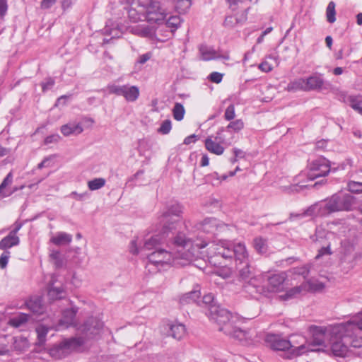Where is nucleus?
<instances>
[{
  "label": "nucleus",
  "mask_w": 362,
  "mask_h": 362,
  "mask_svg": "<svg viewBox=\"0 0 362 362\" xmlns=\"http://www.w3.org/2000/svg\"><path fill=\"white\" fill-rule=\"evenodd\" d=\"M305 78H298L291 81L285 88L288 92L305 91Z\"/></svg>",
  "instance_id": "nucleus-35"
},
{
  "label": "nucleus",
  "mask_w": 362,
  "mask_h": 362,
  "mask_svg": "<svg viewBox=\"0 0 362 362\" xmlns=\"http://www.w3.org/2000/svg\"><path fill=\"white\" fill-rule=\"evenodd\" d=\"M10 257V252L4 251L0 257V267L4 269L8 264V259Z\"/></svg>",
  "instance_id": "nucleus-57"
},
{
  "label": "nucleus",
  "mask_w": 362,
  "mask_h": 362,
  "mask_svg": "<svg viewBox=\"0 0 362 362\" xmlns=\"http://www.w3.org/2000/svg\"><path fill=\"white\" fill-rule=\"evenodd\" d=\"M286 279V274L284 273H279L273 274L268 279V284L269 289L272 292L279 291Z\"/></svg>",
  "instance_id": "nucleus-26"
},
{
  "label": "nucleus",
  "mask_w": 362,
  "mask_h": 362,
  "mask_svg": "<svg viewBox=\"0 0 362 362\" xmlns=\"http://www.w3.org/2000/svg\"><path fill=\"white\" fill-rule=\"evenodd\" d=\"M62 342L68 354L71 351L78 350L85 343V339L82 337H71L64 339Z\"/></svg>",
  "instance_id": "nucleus-25"
},
{
  "label": "nucleus",
  "mask_w": 362,
  "mask_h": 362,
  "mask_svg": "<svg viewBox=\"0 0 362 362\" xmlns=\"http://www.w3.org/2000/svg\"><path fill=\"white\" fill-rule=\"evenodd\" d=\"M214 295L208 293L204 295L202 300L197 302V304L208 308L206 315L219 325V331L238 339L245 345H253L259 341V338L255 330L246 332L236 326L235 323L237 317L233 316L227 310L214 304Z\"/></svg>",
  "instance_id": "nucleus-3"
},
{
  "label": "nucleus",
  "mask_w": 362,
  "mask_h": 362,
  "mask_svg": "<svg viewBox=\"0 0 362 362\" xmlns=\"http://www.w3.org/2000/svg\"><path fill=\"white\" fill-rule=\"evenodd\" d=\"M54 85V80L52 78H48L45 80V82L42 83V91L45 92L49 89H51Z\"/></svg>",
  "instance_id": "nucleus-58"
},
{
  "label": "nucleus",
  "mask_w": 362,
  "mask_h": 362,
  "mask_svg": "<svg viewBox=\"0 0 362 362\" xmlns=\"http://www.w3.org/2000/svg\"><path fill=\"white\" fill-rule=\"evenodd\" d=\"M253 245L255 249L258 253L264 254L267 251V241L261 237L255 238Z\"/></svg>",
  "instance_id": "nucleus-41"
},
{
  "label": "nucleus",
  "mask_w": 362,
  "mask_h": 362,
  "mask_svg": "<svg viewBox=\"0 0 362 362\" xmlns=\"http://www.w3.org/2000/svg\"><path fill=\"white\" fill-rule=\"evenodd\" d=\"M235 116V106L233 105H230L225 111L224 117L226 120L230 121L234 119Z\"/></svg>",
  "instance_id": "nucleus-55"
},
{
  "label": "nucleus",
  "mask_w": 362,
  "mask_h": 362,
  "mask_svg": "<svg viewBox=\"0 0 362 362\" xmlns=\"http://www.w3.org/2000/svg\"><path fill=\"white\" fill-rule=\"evenodd\" d=\"M354 250V242L353 240L349 238H344L341 240L340 253L347 255L351 253Z\"/></svg>",
  "instance_id": "nucleus-39"
},
{
  "label": "nucleus",
  "mask_w": 362,
  "mask_h": 362,
  "mask_svg": "<svg viewBox=\"0 0 362 362\" xmlns=\"http://www.w3.org/2000/svg\"><path fill=\"white\" fill-rule=\"evenodd\" d=\"M334 236V233L332 232L326 231L322 228L318 227L316 228L315 233L313 236L311 237L313 242H318L321 243L322 245L321 248L318 250V253L315 257V259H318L324 256H329L332 255V252L330 249L331 242L328 241L327 243H325V240H329L333 238Z\"/></svg>",
  "instance_id": "nucleus-10"
},
{
  "label": "nucleus",
  "mask_w": 362,
  "mask_h": 362,
  "mask_svg": "<svg viewBox=\"0 0 362 362\" xmlns=\"http://www.w3.org/2000/svg\"><path fill=\"white\" fill-rule=\"evenodd\" d=\"M28 309L35 314H41L44 312V306L42 303V299L39 296H34L26 303Z\"/></svg>",
  "instance_id": "nucleus-32"
},
{
  "label": "nucleus",
  "mask_w": 362,
  "mask_h": 362,
  "mask_svg": "<svg viewBox=\"0 0 362 362\" xmlns=\"http://www.w3.org/2000/svg\"><path fill=\"white\" fill-rule=\"evenodd\" d=\"M7 0H0V17L2 18L7 12Z\"/></svg>",
  "instance_id": "nucleus-60"
},
{
  "label": "nucleus",
  "mask_w": 362,
  "mask_h": 362,
  "mask_svg": "<svg viewBox=\"0 0 362 362\" xmlns=\"http://www.w3.org/2000/svg\"><path fill=\"white\" fill-rule=\"evenodd\" d=\"M342 325H353V330L350 332V334L354 337L359 336V333L362 331V311L358 313L357 315L353 317L352 320L346 322L341 323Z\"/></svg>",
  "instance_id": "nucleus-31"
},
{
  "label": "nucleus",
  "mask_w": 362,
  "mask_h": 362,
  "mask_svg": "<svg viewBox=\"0 0 362 362\" xmlns=\"http://www.w3.org/2000/svg\"><path fill=\"white\" fill-rule=\"evenodd\" d=\"M127 13L133 23L144 19L150 23L160 25L165 21L170 11L160 0H132Z\"/></svg>",
  "instance_id": "nucleus-5"
},
{
  "label": "nucleus",
  "mask_w": 362,
  "mask_h": 362,
  "mask_svg": "<svg viewBox=\"0 0 362 362\" xmlns=\"http://www.w3.org/2000/svg\"><path fill=\"white\" fill-rule=\"evenodd\" d=\"M247 20L246 10H244L240 15L228 16L224 21V25L233 28L238 24L243 23Z\"/></svg>",
  "instance_id": "nucleus-30"
},
{
  "label": "nucleus",
  "mask_w": 362,
  "mask_h": 362,
  "mask_svg": "<svg viewBox=\"0 0 362 362\" xmlns=\"http://www.w3.org/2000/svg\"><path fill=\"white\" fill-rule=\"evenodd\" d=\"M105 182V180L103 177L95 178L88 182V187L90 190L94 191L104 187Z\"/></svg>",
  "instance_id": "nucleus-46"
},
{
  "label": "nucleus",
  "mask_w": 362,
  "mask_h": 362,
  "mask_svg": "<svg viewBox=\"0 0 362 362\" xmlns=\"http://www.w3.org/2000/svg\"><path fill=\"white\" fill-rule=\"evenodd\" d=\"M331 171L329 162L324 157L313 160L308 164L306 176L308 180H313L320 177H325Z\"/></svg>",
  "instance_id": "nucleus-9"
},
{
  "label": "nucleus",
  "mask_w": 362,
  "mask_h": 362,
  "mask_svg": "<svg viewBox=\"0 0 362 362\" xmlns=\"http://www.w3.org/2000/svg\"><path fill=\"white\" fill-rule=\"evenodd\" d=\"M70 196L78 200V201H81L83 200L86 197L88 196V193L87 192H84V193H81V194H78L76 192H72L70 194Z\"/></svg>",
  "instance_id": "nucleus-62"
},
{
  "label": "nucleus",
  "mask_w": 362,
  "mask_h": 362,
  "mask_svg": "<svg viewBox=\"0 0 362 362\" xmlns=\"http://www.w3.org/2000/svg\"><path fill=\"white\" fill-rule=\"evenodd\" d=\"M336 11H335V4L333 1H330L326 9V16L327 20L329 23H333L336 21L335 18Z\"/></svg>",
  "instance_id": "nucleus-47"
},
{
  "label": "nucleus",
  "mask_w": 362,
  "mask_h": 362,
  "mask_svg": "<svg viewBox=\"0 0 362 362\" xmlns=\"http://www.w3.org/2000/svg\"><path fill=\"white\" fill-rule=\"evenodd\" d=\"M185 110L181 103H177L173 108V117L177 121H181L185 115Z\"/></svg>",
  "instance_id": "nucleus-45"
},
{
  "label": "nucleus",
  "mask_w": 362,
  "mask_h": 362,
  "mask_svg": "<svg viewBox=\"0 0 362 362\" xmlns=\"http://www.w3.org/2000/svg\"><path fill=\"white\" fill-rule=\"evenodd\" d=\"M258 68L262 71V72H269L273 69V65L269 63V62L264 59V60L258 65Z\"/></svg>",
  "instance_id": "nucleus-56"
},
{
  "label": "nucleus",
  "mask_w": 362,
  "mask_h": 362,
  "mask_svg": "<svg viewBox=\"0 0 362 362\" xmlns=\"http://www.w3.org/2000/svg\"><path fill=\"white\" fill-rule=\"evenodd\" d=\"M30 316L28 314L19 313L9 320V324L15 327H19L28 322Z\"/></svg>",
  "instance_id": "nucleus-38"
},
{
  "label": "nucleus",
  "mask_w": 362,
  "mask_h": 362,
  "mask_svg": "<svg viewBox=\"0 0 362 362\" xmlns=\"http://www.w3.org/2000/svg\"><path fill=\"white\" fill-rule=\"evenodd\" d=\"M305 286L303 283L301 285L295 286L288 291L284 294L281 296L280 297L284 300H287L293 298H297L300 296L303 293H305Z\"/></svg>",
  "instance_id": "nucleus-33"
},
{
  "label": "nucleus",
  "mask_w": 362,
  "mask_h": 362,
  "mask_svg": "<svg viewBox=\"0 0 362 362\" xmlns=\"http://www.w3.org/2000/svg\"><path fill=\"white\" fill-rule=\"evenodd\" d=\"M305 288V291H318L324 288V284L314 280H310L303 283Z\"/></svg>",
  "instance_id": "nucleus-43"
},
{
  "label": "nucleus",
  "mask_w": 362,
  "mask_h": 362,
  "mask_svg": "<svg viewBox=\"0 0 362 362\" xmlns=\"http://www.w3.org/2000/svg\"><path fill=\"white\" fill-rule=\"evenodd\" d=\"M57 0H42L40 4L42 9H48L53 6Z\"/></svg>",
  "instance_id": "nucleus-61"
},
{
  "label": "nucleus",
  "mask_w": 362,
  "mask_h": 362,
  "mask_svg": "<svg viewBox=\"0 0 362 362\" xmlns=\"http://www.w3.org/2000/svg\"><path fill=\"white\" fill-rule=\"evenodd\" d=\"M324 80L320 75L313 74L305 78V91L321 90L324 86Z\"/></svg>",
  "instance_id": "nucleus-23"
},
{
  "label": "nucleus",
  "mask_w": 362,
  "mask_h": 362,
  "mask_svg": "<svg viewBox=\"0 0 362 362\" xmlns=\"http://www.w3.org/2000/svg\"><path fill=\"white\" fill-rule=\"evenodd\" d=\"M168 335L173 338L180 340L186 335L185 326L177 322H171L167 324Z\"/></svg>",
  "instance_id": "nucleus-22"
},
{
  "label": "nucleus",
  "mask_w": 362,
  "mask_h": 362,
  "mask_svg": "<svg viewBox=\"0 0 362 362\" xmlns=\"http://www.w3.org/2000/svg\"><path fill=\"white\" fill-rule=\"evenodd\" d=\"M355 199L349 194H335L325 202L316 203L309 207L302 214H291V219L298 216H325L331 213L340 211H350Z\"/></svg>",
  "instance_id": "nucleus-6"
},
{
  "label": "nucleus",
  "mask_w": 362,
  "mask_h": 362,
  "mask_svg": "<svg viewBox=\"0 0 362 362\" xmlns=\"http://www.w3.org/2000/svg\"><path fill=\"white\" fill-rule=\"evenodd\" d=\"M292 272L293 274L301 275L304 278H305L309 272H310V266L309 265H304L300 267H295L292 269Z\"/></svg>",
  "instance_id": "nucleus-52"
},
{
  "label": "nucleus",
  "mask_w": 362,
  "mask_h": 362,
  "mask_svg": "<svg viewBox=\"0 0 362 362\" xmlns=\"http://www.w3.org/2000/svg\"><path fill=\"white\" fill-rule=\"evenodd\" d=\"M194 237L192 234L186 236L183 233H177L174 237L170 238L168 242L169 247H173V252L167 251L163 249L156 250L147 255V267L149 269L155 266L158 270H160L165 265H180L184 266L195 260V255L193 252L184 251L185 247L189 245Z\"/></svg>",
  "instance_id": "nucleus-4"
},
{
  "label": "nucleus",
  "mask_w": 362,
  "mask_h": 362,
  "mask_svg": "<svg viewBox=\"0 0 362 362\" xmlns=\"http://www.w3.org/2000/svg\"><path fill=\"white\" fill-rule=\"evenodd\" d=\"M181 220H175L173 218H170V221H167L164 218V214H162L160 216V222L163 223L162 233L163 236H168L169 233L174 234L173 231L176 230L177 226L180 223Z\"/></svg>",
  "instance_id": "nucleus-28"
},
{
  "label": "nucleus",
  "mask_w": 362,
  "mask_h": 362,
  "mask_svg": "<svg viewBox=\"0 0 362 362\" xmlns=\"http://www.w3.org/2000/svg\"><path fill=\"white\" fill-rule=\"evenodd\" d=\"M353 325L337 324L327 327H315L313 330V345L329 347L335 356L345 357L350 346H362V337L350 334Z\"/></svg>",
  "instance_id": "nucleus-1"
},
{
  "label": "nucleus",
  "mask_w": 362,
  "mask_h": 362,
  "mask_svg": "<svg viewBox=\"0 0 362 362\" xmlns=\"http://www.w3.org/2000/svg\"><path fill=\"white\" fill-rule=\"evenodd\" d=\"M200 291L194 290L191 292L187 293L181 298L180 301L182 303H190L199 302L200 298Z\"/></svg>",
  "instance_id": "nucleus-40"
},
{
  "label": "nucleus",
  "mask_w": 362,
  "mask_h": 362,
  "mask_svg": "<svg viewBox=\"0 0 362 362\" xmlns=\"http://www.w3.org/2000/svg\"><path fill=\"white\" fill-rule=\"evenodd\" d=\"M76 313V310L74 308L64 310L62 318L55 327V329L59 331L74 325L75 323Z\"/></svg>",
  "instance_id": "nucleus-20"
},
{
  "label": "nucleus",
  "mask_w": 362,
  "mask_h": 362,
  "mask_svg": "<svg viewBox=\"0 0 362 362\" xmlns=\"http://www.w3.org/2000/svg\"><path fill=\"white\" fill-rule=\"evenodd\" d=\"M72 241V235L65 232H58L50 238V242L55 245H66Z\"/></svg>",
  "instance_id": "nucleus-29"
},
{
  "label": "nucleus",
  "mask_w": 362,
  "mask_h": 362,
  "mask_svg": "<svg viewBox=\"0 0 362 362\" xmlns=\"http://www.w3.org/2000/svg\"><path fill=\"white\" fill-rule=\"evenodd\" d=\"M348 189L354 193H362V182L351 181L348 183Z\"/></svg>",
  "instance_id": "nucleus-51"
},
{
  "label": "nucleus",
  "mask_w": 362,
  "mask_h": 362,
  "mask_svg": "<svg viewBox=\"0 0 362 362\" xmlns=\"http://www.w3.org/2000/svg\"><path fill=\"white\" fill-rule=\"evenodd\" d=\"M207 253L209 263L215 266L221 265V260L234 259L240 277L243 280L252 278L253 269L249 264V255L244 243H233L226 240L212 242Z\"/></svg>",
  "instance_id": "nucleus-2"
},
{
  "label": "nucleus",
  "mask_w": 362,
  "mask_h": 362,
  "mask_svg": "<svg viewBox=\"0 0 362 362\" xmlns=\"http://www.w3.org/2000/svg\"><path fill=\"white\" fill-rule=\"evenodd\" d=\"M49 355L54 358H61L64 357L67 353L64 347L62 341L59 344L53 346L49 349Z\"/></svg>",
  "instance_id": "nucleus-37"
},
{
  "label": "nucleus",
  "mask_w": 362,
  "mask_h": 362,
  "mask_svg": "<svg viewBox=\"0 0 362 362\" xmlns=\"http://www.w3.org/2000/svg\"><path fill=\"white\" fill-rule=\"evenodd\" d=\"M13 182V175L12 173H9L6 177L4 179L3 182L0 185V196L2 197H7L10 196L13 192L17 190L15 188L13 190L10 191L8 189H5L6 187L11 185Z\"/></svg>",
  "instance_id": "nucleus-34"
},
{
  "label": "nucleus",
  "mask_w": 362,
  "mask_h": 362,
  "mask_svg": "<svg viewBox=\"0 0 362 362\" xmlns=\"http://www.w3.org/2000/svg\"><path fill=\"white\" fill-rule=\"evenodd\" d=\"M76 0H62V7L64 10L69 8Z\"/></svg>",
  "instance_id": "nucleus-64"
},
{
  "label": "nucleus",
  "mask_w": 362,
  "mask_h": 362,
  "mask_svg": "<svg viewBox=\"0 0 362 362\" xmlns=\"http://www.w3.org/2000/svg\"><path fill=\"white\" fill-rule=\"evenodd\" d=\"M60 130L64 136H69L71 134H81L83 129L79 122H73L62 125Z\"/></svg>",
  "instance_id": "nucleus-27"
},
{
  "label": "nucleus",
  "mask_w": 362,
  "mask_h": 362,
  "mask_svg": "<svg viewBox=\"0 0 362 362\" xmlns=\"http://www.w3.org/2000/svg\"><path fill=\"white\" fill-rule=\"evenodd\" d=\"M198 234H195L194 232L188 231L187 233H185L183 232H179L178 233H183L186 236H188L189 234H192V237H194L193 240L185 247V249L184 251H188L193 252L195 255V259L198 257V254L197 250H195V247L197 249H201L204 248L206 246L209 245L208 242L206 240H204L201 238L199 233L202 232L201 230H199Z\"/></svg>",
  "instance_id": "nucleus-18"
},
{
  "label": "nucleus",
  "mask_w": 362,
  "mask_h": 362,
  "mask_svg": "<svg viewBox=\"0 0 362 362\" xmlns=\"http://www.w3.org/2000/svg\"><path fill=\"white\" fill-rule=\"evenodd\" d=\"M198 230L206 234L217 235L228 229V226L214 218L204 219L198 224Z\"/></svg>",
  "instance_id": "nucleus-13"
},
{
  "label": "nucleus",
  "mask_w": 362,
  "mask_h": 362,
  "mask_svg": "<svg viewBox=\"0 0 362 362\" xmlns=\"http://www.w3.org/2000/svg\"><path fill=\"white\" fill-rule=\"evenodd\" d=\"M223 77V74H221L219 72L214 71L211 73L208 78L210 81L215 83H219L222 81Z\"/></svg>",
  "instance_id": "nucleus-53"
},
{
  "label": "nucleus",
  "mask_w": 362,
  "mask_h": 362,
  "mask_svg": "<svg viewBox=\"0 0 362 362\" xmlns=\"http://www.w3.org/2000/svg\"><path fill=\"white\" fill-rule=\"evenodd\" d=\"M183 213L182 206L177 203L173 204L166 208V210L163 212L164 218L167 221H170L171 218L176 220H181L182 214Z\"/></svg>",
  "instance_id": "nucleus-24"
},
{
  "label": "nucleus",
  "mask_w": 362,
  "mask_h": 362,
  "mask_svg": "<svg viewBox=\"0 0 362 362\" xmlns=\"http://www.w3.org/2000/svg\"><path fill=\"white\" fill-rule=\"evenodd\" d=\"M199 51L200 58L204 61H209L217 59H229V55L227 53L221 54L218 51H216L213 47L205 45L199 46Z\"/></svg>",
  "instance_id": "nucleus-17"
},
{
  "label": "nucleus",
  "mask_w": 362,
  "mask_h": 362,
  "mask_svg": "<svg viewBox=\"0 0 362 362\" xmlns=\"http://www.w3.org/2000/svg\"><path fill=\"white\" fill-rule=\"evenodd\" d=\"M223 129H220L216 135L209 136L205 139V148L210 153L220 156L224 152L225 148L221 145L226 144L224 138L222 136Z\"/></svg>",
  "instance_id": "nucleus-12"
},
{
  "label": "nucleus",
  "mask_w": 362,
  "mask_h": 362,
  "mask_svg": "<svg viewBox=\"0 0 362 362\" xmlns=\"http://www.w3.org/2000/svg\"><path fill=\"white\" fill-rule=\"evenodd\" d=\"M181 20L177 16H170L166 21L165 25L159 28L158 31H164L163 37L161 39H167L173 35V32L180 26Z\"/></svg>",
  "instance_id": "nucleus-19"
},
{
  "label": "nucleus",
  "mask_w": 362,
  "mask_h": 362,
  "mask_svg": "<svg viewBox=\"0 0 362 362\" xmlns=\"http://www.w3.org/2000/svg\"><path fill=\"white\" fill-rule=\"evenodd\" d=\"M267 342L269 344L270 347L276 351H286L290 350L293 356H300L308 351H320V349H313L310 348V345L301 344L296 346L293 340H286L280 338L276 335H269L267 337Z\"/></svg>",
  "instance_id": "nucleus-7"
},
{
  "label": "nucleus",
  "mask_w": 362,
  "mask_h": 362,
  "mask_svg": "<svg viewBox=\"0 0 362 362\" xmlns=\"http://www.w3.org/2000/svg\"><path fill=\"white\" fill-rule=\"evenodd\" d=\"M162 238L159 235H154L150 238L143 240L136 237L130 242L129 252L133 255L144 253L151 250H158L157 247L162 242Z\"/></svg>",
  "instance_id": "nucleus-8"
},
{
  "label": "nucleus",
  "mask_w": 362,
  "mask_h": 362,
  "mask_svg": "<svg viewBox=\"0 0 362 362\" xmlns=\"http://www.w3.org/2000/svg\"><path fill=\"white\" fill-rule=\"evenodd\" d=\"M64 293V291L61 287H55L50 286L48 288V296L51 300H57L62 298L63 297V294Z\"/></svg>",
  "instance_id": "nucleus-42"
},
{
  "label": "nucleus",
  "mask_w": 362,
  "mask_h": 362,
  "mask_svg": "<svg viewBox=\"0 0 362 362\" xmlns=\"http://www.w3.org/2000/svg\"><path fill=\"white\" fill-rule=\"evenodd\" d=\"M129 32L141 37H146L151 40L156 39L160 41H165V39L158 37L156 30L147 25H136L129 28Z\"/></svg>",
  "instance_id": "nucleus-16"
},
{
  "label": "nucleus",
  "mask_w": 362,
  "mask_h": 362,
  "mask_svg": "<svg viewBox=\"0 0 362 362\" xmlns=\"http://www.w3.org/2000/svg\"><path fill=\"white\" fill-rule=\"evenodd\" d=\"M35 332L37 333V341L35 344L39 346H43L46 341V337L49 332V327L40 325L36 327Z\"/></svg>",
  "instance_id": "nucleus-36"
},
{
  "label": "nucleus",
  "mask_w": 362,
  "mask_h": 362,
  "mask_svg": "<svg viewBox=\"0 0 362 362\" xmlns=\"http://www.w3.org/2000/svg\"><path fill=\"white\" fill-rule=\"evenodd\" d=\"M6 336L0 337V356L6 355L9 353V349L6 344Z\"/></svg>",
  "instance_id": "nucleus-54"
},
{
  "label": "nucleus",
  "mask_w": 362,
  "mask_h": 362,
  "mask_svg": "<svg viewBox=\"0 0 362 362\" xmlns=\"http://www.w3.org/2000/svg\"><path fill=\"white\" fill-rule=\"evenodd\" d=\"M192 5V0H177L175 4V9L180 13H186Z\"/></svg>",
  "instance_id": "nucleus-44"
},
{
  "label": "nucleus",
  "mask_w": 362,
  "mask_h": 362,
  "mask_svg": "<svg viewBox=\"0 0 362 362\" xmlns=\"http://www.w3.org/2000/svg\"><path fill=\"white\" fill-rule=\"evenodd\" d=\"M171 129V121L170 119H165L161 123L160 127L158 129L157 132L160 134L165 135L170 133Z\"/></svg>",
  "instance_id": "nucleus-50"
},
{
  "label": "nucleus",
  "mask_w": 362,
  "mask_h": 362,
  "mask_svg": "<svg viewBox=\"0 0 362 362\" xmlns=\"http://www.w3.org/2000/svg\"><path fill=\"white\" fill-rule=\"evenodd\" d=\"M244 128V122L241 119L230 122L226 127V129H232L234 132H238Z\"/></svg>",
  "instance_id": "nucleus-48"
},
{
  "label": "nucleus",
  "mask_w": 362,
  "mask_h": 362,
  "mask_svg": "<svg viewBox=\"0 0 362 362\" xmlns=\"http://www.w3.org/2000/svg\"><path fill=\"white\" fill-rule=\"evenodd\" d=\"M50 258L54 261V264L57 267H62L64 264L63 258L61 257V254L58 250H53L50 254Z\"/></svg>",
  "instance_id": "nucleus-49"
},
{
  "label": "nucleus",
  "mask_w": 362,
  "mask_h": 362,
  "mask_svg": "<svg viewBox=\"0 0 362 362\" xmlns=\"http://www.w3.org/2000/svg\"><path fill=\"white\" fill-rule=\"evenodd\" d=\"M107 90L110 94L123 96L128 102L136 101L139 98L140 94L138 86H130L129 84L123 86L110 84L107 86Z\"/></svg>",
  "instance_id": "nucleus-11"
},
{
  "label": "nucleus",
  "mask_w": 362,
  "mask_h": 362,
  "mask_svg": "<svg viewBox=\"0 0 362 362\" xmlns=\"http://www.w3.org/2000/svg\"><path fill=\"white\" fill-rule=\"evenodd\" d=\"M151 57V54L148 52L141 55L137 61L138 63L143 64L146 63Z\"/></svg>",
  "instance_id": "nucleus-63"
},
{
  "label": "nucleus",
  "mask_w": 362,
  "mask_h": 362,
  "mask_svg": "<svg viewBox=\"0 0 362 362\" xmlns=\"http://www.w3.org/2000/svg\"><path fill=\"white\" fill-rule=\"evenodd\" d=\"M103 327V322L96 317L88 318L80 327L81 332L87 339H93L98 335Z\"/></svg>",
  "instance_id": "nucleus-14"
},
{
  "label": "nucleus",
  "mask_w": 362,
  "mask_h": 362,
  "mask_svg": "<svg viewBox=\"0 0 362 362\" xmlns=\"http://www.w3.org/2000/svg\"><path fill=\"white\" fill-rule=\"evenodd\" d=\"M339 97V100L349 104L354 110L362 115V96L347 95L345 93L341 92Z\"/></svg>",
  "instance_id": "nucleus-21"
},
{
  "label": "nucleus",
  "mask_w": 362,
  "mask_h": 362,
  "mask_svg": "<svg viewBox=\"0 0 362 362\" xmlns=\"http://www.w3.org/2000/svg\"><path fill=\"white\" fill-rule=\"evenodd\" d=\"M61 139L60 136L57 134H52L47 136L45 139L44 143L45 144H49L52 143H57Z\"/></svg>",
  "instance_id": "nucleus-59"
},
{
  "label": "nucleus",
  "mask_w": 362,
  "mask_h": 362,
  "mask_svg": "<svg viewBox=\"0 0 362 362\" xmlns=\"http://www.w3.org/2000/svg\"><path fill=\"white\" fill-rule=\"evenodd\" d=\"M21 227L22 224L20 223L14 224L13 228L9 232L8 235L0 241V250L8 251V249L19 245L20 238L17 233Z\"/></svg>",
  "instance_id": "nucleus-15"
}]
</instances>
